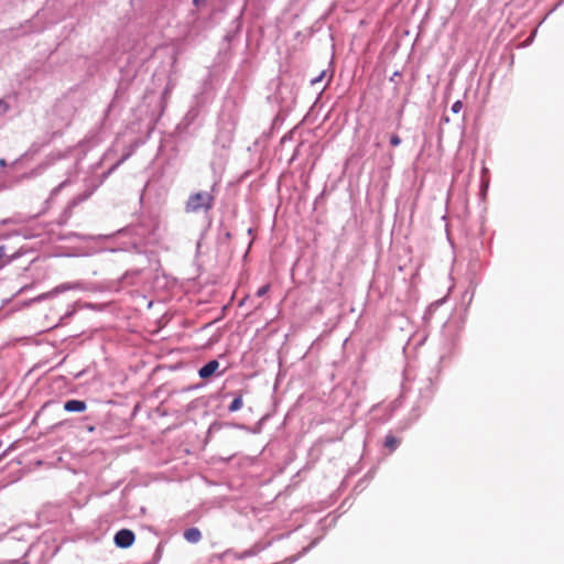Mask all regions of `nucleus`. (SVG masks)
Masks as SVG:
<instances>
[{
    "mask_svg": "<svg viewBox=\"0 0 564 564\" xmlns=\"http://www.w3.org/2000/svg\"><path fill=\"white\" fill-rule=\"evenodd\" d=\"M214 205V196L208 192H198L192 194L185 205L186 213H198L209 210Z\"/></svg>",
    "mask_w": 564,
    "mask_h": 564,
    "instance_id": "nucleus-1",
    "label": "nucleus"
},
{
    "mask_svg": "<svg viewBox=\"0 0 564 564\" xmlns=\"http://www.w3.org/2000/svg\"><path fill=\"white\" fill-rule=\"evenodd\" d=\"M135 535L131 530L122 529L115 535V543L119 547H129L133 544Z\"/></svg>",
    "mask_w": 564,
    "mask_h": 564,
    "instance_id": "nucleus-2",
    "label": "nucleus"
},
{
    "mask_svg": "<svg viewBox=\"0 0 564 564\" xmlns=\"http://www.w3.org/2000/svg\"><path fill=\"white\" fill-rule=\"evenodd\" d=\"M219 368V362L217 360H210L204 367H202L198 371L199 377L203 379L209 378L214 375Z\"/></svg>",
    "mask_w": 564,
    "mask_h": 564,
    "instance_id": "nucleus-3",
    "label": "nucleus"
},
{
    "mask_svg": "<svg viewBox=\"0 0 564 564\" xmlns=\"http://www.w3.org/2000/svg\"><path fill=\"white\" fill-rule=\"evenodd\" d=\"M86 403L80 400H68L64 403V410L67 412H84Z\"/></svg>",
    "mask_w": 564,
    "mask_h": 564,
    "instance_id": "nucleus-4",
    "label": "nucleus"
},
{
    "mask_svg": "<svg viewBox=\"0 0 564 564\" xmlns=\"http://www.w3.org/2000/svg\"><path fill=\"white\" fill-rule=\"evenodd\" d=\"M184 538L189 543H197L202 539V533L197 528H191L185 530Z\"/></svg>",
    "mask_w": 564,
    "mask_h": 564,
    "instance_id": "nucleus-5",
    "label": "nucleus"
},
{
    "mask_svg": "<svg viewBox=\"0 0 564 564\" xmlns=\"http://www.w3.org/2000/svg\"><path fill=\"white\" fill-rule=\"evenodd\" d=\"M399 445H400V440L399 438H397L392 434H389V435L386 436L384 446L390 452H393Z\"/></svg>",
    "mask_w": 564,
    "mask_h": 564,
    "instance_id": "nucleus-6",
    "label": "nucleus"
},
{
    "mask_svg": "<svg viewBox=\"0 0 564 564\" xmlns=\"http://www.w3.org/2000/svg\"><path fill=\"white\" fill-rule=\"evenodd\" d=\"M242 404H243V402H242V394H241V393H239V394H238V395L232 400V402L229 404L228 410H229L230 412H236V411H238V410H240V409L242 408Z\"/></svg>",
    "mask_w": 564,
    "mask_h": 564,
    "instance_id": "nucleus-7",
    "label": "nucleus"
},
{
    "mask_svg": "<svg viewBox=\"0 0 564 564\" xmlns=\"http://www.w3.org/2000/svg\"><path fill=\"white\" fill-rule=\"evenodd\" d=\"M463 108V102L460 100H457L456 102H454V105L452 106V111L454 113H458Z\"/></svg>",
    "mask_w": 564,
    "mask_h": 564,
    "instance_id": "nucleus-8",
    "label": "nucleus"
},
{
    "mask_svg": "<svg viewBox=\"0 0 564 564\" xmlns=\"http://www.w3.org/2000/svg\"><path fill=\"white\" fill-rule=\"evenodd\" d=\"M400 143H401V139H400V137H399L398 134H393V135H391V138H390V144H391L392 147H398Z\"/></svg>",
    "mask_w": 564,
    "mask_h": 564,
    "instance_id": "nucleus-9",
    "label": "nucleus"
},
{
    "mask_svg": "<svg viewBox=\"0 0 564 564\" xmlns=\"http://www.w3.org/2000/svg\"><path fill=\"white\" fill-rule=\"evenodd\" d=\"M269 289H270V285H269V284L262 285V286L257 291V295H258V296H263L264 294H267V292L269 291Z\"/></svg>",
    "mask_w": 564,
    "mask_h": 564,
    "instance_id": "nucleus-10",
    "label": "nucleus"
},
{
    "mask_svg": "<svg viewBox=\"0 0 564 564\" xmlns=\"http://www.w3.org/2000/svg\"><path fill=\"white\" fill-rule=\"evenodd\" d=\"M9 107L8 105L0 100V117L3 116L8 111Z\"/></svg>",
    "mask_w": 564,
    "mask_h": 564,
    "instance_id": "nucleus-11",
    "label": "nucleus"
},
{
    "mask_svg": "<svg viewBox=\"0 0 564 564\" xmlns=\"http://www.w3.org/2000/svg\"><path fill=\"white\" fill-rule=\"evenodd\" d=\"M322 78V75L318 77V78H314L311 80L312 84H316L317 82H319Z\"/></svg>",
    "mask_w": 564,
    "mask_h": 564,
    "instance_id": "nucleus-12",
    "label": "nucleus"
},
{
    "mask_svg": "<svg viewBox=\"0 0 564 564\" xmlns=\"http://www.w3.org/2000/svg\"><path fill=\"white\" fill-rule=\"evenodd\" d=\"M193 2H194L195 6H198L200 0H193Z\"/></svg>",
    "mask_w": 564,
    "mask_h": 564,
    "instance_id": "nucleus-13",
    "label": "nucleus"
},
{
    "mask_svg": "<svg viewBox=\"0 0 564 564\" xmlns=\"http://www.w3.org/2000/svg\"><path fill=\"white\" fill-rule=\"evenodd\" d=\"M2 446V443L0 442V447Z\"/></svg>",
    "mask_w": 564,
    "mask_h": 564,
    "instance_id": "nucleus-14",
    "label": "nucleus"
}]
</instances>
